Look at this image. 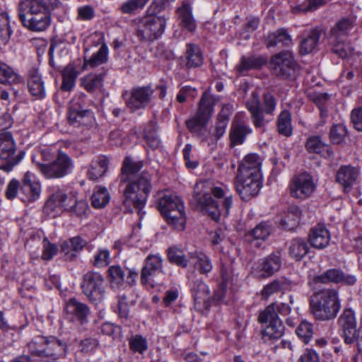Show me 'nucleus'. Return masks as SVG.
Masks as SVG:
<instances>
[{"label": "nucleus", "mask_w": 362, "mask_h": 362, "mask_svg": "<svg viewBox=\"0 0 362 362\" xmlns=\"http://www.w3.org/2000/svg\"><path fill=\"white\" fill-rule=\"evenodd\" d=\"M141 168V162L134 161L130 158H126L122 168V181L124 182L127 180L125 176H133L124 190V204L130 211H132L134 208L140 218L144 214L142 210L146 206L152 187L151 177L148 173L143 172L140 175H134Z\"/></svg>", "instance_id": "obj_1"}, {"label": "nucleus", "mask_w": 362, "mask_h": 362, "mask_svg": "<svg viewBox=\"0 0 362 362\" xmlns=\"http://www.w3.org/2000/svg\"><path fill=\"white\" fill-rule=\"evenodd\" d=\"M60 5L59 0H23L18 16L23 25L32 32L45 31L51 24V11Z\"/></svg>", "instance_id": "obj_2"}, {"label": "nucleus", "mask_w": 362, "mask_h": 362, "mask_svg": "<svg viewBox=\"0 0 362 362\" xmlns=\"http://www.w3.org/2000/svg\"><path fill=\"white\" fill-rule=\"evenodd\" d=\"M211 192L217 200L211 197L210 192L202 191L199 185L195 187L194 200L198 209L215 221L221 216H228L233 205V196L229 189L226 185L215 186L211 189Z\"/></svg>", "instance_id": "obj_3"}, {"label": "nucleus", "mask_w": 362, "mask_h": 362, "mask_svg": "<svg viewBox=\"0 0 362 362\" xmlns=\"http://www.w3.org/2000/svg\"><path fill=\"white\" fill-rule=\"evenodd\" d=\"M158 208L168 224L177 230L185 228L186 223L185 206L179 197L169 192L158 193Z\"/></svg>", "instance_id": "obj_4"}, {"label": "nucleus", "mask_w": 362, "mask_h": 362, "mask_svg": "<svg viewBox=\"0 0 362 362\" xmlns=\"http://www.w3.org/2000/svg\"><path fill=\"white\" fill-rule=\"evenodd\" d=\"M310 303L313 314L320 320L334 318L341 307L337 291L331 288L316 292L311 297Z\"/></svg>", "instance_id": "obj_5"}, {"label": "nucleus", "mask_w": 362, "mask_h": 362, "mask_svg": "<svg viewBox=\"0 0 362 362\" xmlns=\"http://www.w3.org/2000/svg\"><path fill=\"white\" fill-rule=\"evenodd\" d=\"M167 19L164 16L150 13V8L142 17L135 21V34L144 42H151L160 38L164 33Z\"/></svg>", "instance_id": "obj_6"}, {"label": "nucleus", "mask_w": 362, "mask_h": 362, "mask_svg": "<svg viewBox=\"0 0 362 362\" xmlns=\"http://www.w3.org/2000/svg\"><path fill=\"white\" fill-rule=\"evenodd\" d=\"M356 18L353 16L341 18L329 34L328 40L332 46V51L343 59L349 58L353 54L351 45L345 43V38L354 28Z\"/></svg>", "instance_id": "obj_7"}, {"label": "nucleus", "mask_w": 362, "mask_h": 362, "mask_svg": "<svg viewBox=\"0 0 362 362\" xmlns=\"http://www.w3.org/2000/svg\"><path fill=\"white\" fill-rule=\"evenodd\" d=\"M33 163L37 169L46 178H60L71 173L74 168V161L66 153L59 151L57 158L49 164H43L36 160L35 156L32 157Z\"/></svg>", "instance_id": "obj_8"}, {"label": "nucleus", "mask_w": 362, "mask_h": 362, "mask_svg": "<svg viewBox=\"0 0 362 362\" xmlns=\"http://www.w3.org/2000/svg\"><path fill=\"white\" fill-rule=\"evenodd\" d=\"M71 201V194H67L64 189L59 187H50L43 213L50 218H56L70 208Z\"/></svg>", "instance_id": "obj_9"}, {"label": "nucleus", "mask_w": 362, "mask_h": 362, "mask_svg": "<svg viewBox=\"0 0 362 362\" xmlns=\"http://www.w3.org/2000/svg\"><path fill=\"white\" fill-rule=\"evenodd\" d=\"M261 174L238 173L236 191L244 201H248L258 194L261 187Z\"/></svg>", "instance_id": "obj_10"}, {"label": "nucleus", "mask_w": 362, "mask_h": 362, "mask_svg": "<svg viewBox=\"0 0 362 362\" xmlns=\"http://www.w3.org/2000/svg\"><path fill=\"white\" fill-rule=\"evenodd\" d=\"M316 187L313 176L305 172L293 177L288 185V192L293 198L305 200L312 196Z\"/></svg>", "instance_id": "obj_11"}, {"label": "nucleus", "mask_w": 362, "mask_h": 362, "mask_svg": "<svg viewBox=\"0 0 362 362\" xmlns=\"http://www.w3.org/2000/svg\"><path fill=\"white\" fill-rule=\"evenodd\" d=\"M16 144L10 133L0 134V160L6 162L1 165L0 169L5 172H11L13 167L19 163L23 154L16 155Z\"/></svg>", "instance_id": "obj_12"}, {"label": "nucleus", "mask_w": 362, "mask_h": 362, "mask_svg": "<svg viewBox=\"0 0 362 362\" xmlns=\"http://www.w3.org/2000/svg\"><path fill=\"white\" fill-rule=\"evenodd\" d=\"M104 279L100 274L88 272L83 276L81 288L89 300L97 304L104 298Z\"/></svg>", "instance_id": "obj_13"}, {"label": "nucleus", "mask_w": 362, "mask_h": 362, "mask_svg": "<svg viewBox=\"0 0 362 362\" xmlns=\"http://www.w3.org/2000/svg\"><path fill=\"white\" fill-rule=\"evenodd\" d=\"M86 95L81 93L70 102L69 121L74 124L88 125L94 118L91 111L85 108Z\"/></svg>", "instance_id": "obj_14"}, {"label": "nucleus", "mask_w": 362, "mask_h": 362, "mask_svg": "<svg viewBox=\"0 0 362 362\" xmlns=\"http://www.w3.org/2000/svg\"><path fill=\"white\" fill-rule=\"evenodd\" d=\"M163 258L158 253L151 254L146 257L141 274L142 284L153 288L158 284L156 277L163 274Z\"/></svg>", "instance_id": "obj_15"}, {"label": "nucleus", "mask_w": 362, "mask_h": 362, "mask_svg": "<svg viewBox=\"0 0 362 362\" xmlns=\"http://www.w3.org/2000/svg\"><path fill=\"white\" fill-rule=\"evenodd\" d=\"M271 67L275 74L287 78L294 76L297 64L293 54L288 52H281L271 59Z\"/></svg>", "instance_id": "obj_16"}, {"label": "nucleus", "mask_w": 362, "mask_h": 362, "mask_svg": "<svg viewBox=\"0 0 362 362\" xmlns=\"http://www.w3.org/2000/svg\"><path fill=\"white\" fill-rule=\"evenodd\" d=\"M213 98L207 93H204L199 103L197 115L187 122V126L191 131L205 126L213 113Z\"/></svg>", "instance_id": "obj_17"}, {"label": "nucleus", "mask_w": 362, "mask_h": 362, "mask_svg": "<svg viewBox=\"0 0 362 362\" xmlns=\"http://www.w3.org/2000/svg\"><path fill=\"white\" fill-rule=\"evenodd\" d=\"M153 93V89L146 86L134 88L130 93H125L123 95L127 106L131 111H136L145 107L150 103Z\"/></svg>", "instance_id": "obj_18"}, {"label": "nucleus", "mask_w": 362, "mask_h": 362, "mask_svg": "<svg viewBox=\"0 0 362 362\" xmlns=\"http://www.w3.org/2000/svg\"><path fill=\"white\" fill-rule=\"evenodd\" d=\"M281 267V257L278 254H271L260 259L253 267L252 273L258 279H266L272 276Z\"/></svg>", "instance_id": "obj_19"}, {"label": "nucleus", "mask_w": 362, "mask_h": 362, "mask_svg": "<svg viewBox=\"0 0 362 362\" xmlns=\"http://www.w3.org/2000/svg\"><path fill=\"white\" fill-rule=\"evenodd\" d=\"M356 281L353 275H345L341 271L337 269H330L320 275H317L310 279V286L317 284H327L329 282L342 283L347 285H352Z\"/></svg>", "instance_id": "obj_20"}, {"label": "nucleus", "mask_w": 362, "mask_h": 362, "mask_svg": "<svg viewBox=\"0 0 362 362\" xmlns=\"http://www.w3.org/2000/svg\"><path fill=\"white\" fill-rule=\"evenodd\" d=\"M360 170L351 165L341 166L336 173V181L342 187L344 192H349L360 179Z\"/></svg>", "instance_id": "obj_21"}, {"label": "nucleus", "mask_w": 362, "mask_h": 362, "mask_svg": "<svg viewBox=\"0 0 362 362\" xmlns=\"http://www.w3.org/2000/svg\"><path fill=\"white\" fill-rule=\"evenodd\" d=\"M22 199L27 202L37 200L41 194V185L37 177L32 173H25L21 187Z\"/></svg>", "instance_id": "obj_22"}, {"label": "nucleus", "mask_w": 362, "mask_h": 362, "mask_svg": "<svg viewBox=\"0 0 362 362\" xmlns=\"http://www.w3.org/2000/svg\"><path fill=\"white\" fill-rule=\"evenodd\" d=\"M339 324L342 329L344 341L351 344L356 339V321L354 313L346 309L339 318Z\"/></svg>", "instance_id": "obj_23"}, {"label": "nucleus", "mask_w": 362, "mask_h": 362, "mask_svg": "<svg viewBox=\"0 0 362 362\" xmlns=\"http://www.w3.org/2000/svg\"><path fill=\"white\" fill-rule=\"evenodd\" d=\"M86 245V240L81 236H75L62 242L60 245L61 252L63 254L65 260L73 261L76 259Z\"/></svg>", "instance_id": "obj_24"}, {"label": "nucleus", "mask_w": 362, "mask_h": 362, "mask_svg": "<svg viewBox=\"0 0 362 362\" xmlns=\"http://www.w3.org/2000/svg\"><path fill=\"white\" fill-rule=\"evenodd\" d=\"M259 321L261 323H269L262 332V338L264 341H272L282 337L284 332V326L279 318L268 317L267 320H262L260 313Z\"/></svg>", "instance_id": "obj_25"}, {"label": "nucleus", "mask_w": 362, "mask_h": 362, "mask_svg": "<svg viewBox=\"0 0 362 362\" xmlns=\"http://www.w3.org/2000/svg\"><path fill=\"white\" fill-rule=\"evenodd\" d=\"M228 111H229L228 106L223 108L221 112L218 115L214 132L210 136L203 138V141L206 142L209 146L215 144L217 140L225 134L229 119V116L226 112Z\"/></svg>", "instance_id": "obj_26"}, {"label": "nucleus", "mask_w": 362, "mask_h": 362, "mask_svg": "<svg viewBox=\"0 0 362 362\" xmlns=\"http://www.w3.org/2000/svg\"><path fill=\"white\" fill-rule=\"evenodd\" d=\"M188 266L193 267L202 274H207L213 269L212 262L209 257L198 251L189 253Z\"/></svg>", "instance_id": "obj_27"}, {"label": "nucleus", "mask_w": 362, "mask_h": 362, "mask_svg": "<svg viewBox=\"0 0 362 362\" xmlns=\"http://www.w3.org/2000/svg\"><path fill=\"white\" fill-rule=\"evenodd\" d=\"M191 284V291L197 305L207 306L209 300V290L208 286L201 279L194 280L192 274L189 275Z\"/></svg>", "instance_id": "obj_28"}, {"label": "nucleus", "mask_w": 362, "mask_h": 362, "mask_svg": "<svg viewBox=\"0 0 362 362\" xmlns=\"http://www.w3.org/2000/svg\"><path fill=\"white\" fill-rule=\"evenodd\" d=\"M330 240V234L327 228L322 224L313 227L309 233L310 245L317 249L326 247Z\"/></svg>", "instance_id": "obj_29"}, {"label": "nucleus", "mask_w": 362, "mask_h": 362, "mask_svg": "<svg viewBox=\"0 0 362 362\" xmlns=\"http://www.w3.org/2000/svg\"><path fill=\"white\" fill-rule=\"evenodd\" d=\"M262 159L257 153H249L241 161L238 173L261 174Z\"/></svg>", "instance_id": "obj_30"}, {"label": "nucleus", "mask_w": 362, "mask_h": 362, "mask_svg": "<svg viewBox=\"0 0 362 362\" xmlns=\"http://www.w3.org/2000/svg\"><path fill=\"white\" fill-rule=\"evenodd\" d=\"M109 159L105 156H99L92 160L88 177L91 180H96L103 177L107 172Z\"/></svg>", "instance_id": "obj_31"}, {"label": "nucleus", "mask_w": 362, "mask_h": 362, "mask_svg": "<svg viewBox=\"0 0 362 362\" xmlns=\"http://www.w3.org/2000/svg\"><path fill=\"white\" fill-rule=\"evenodd\" d=\"M232 270L230 264H225L221 263V274L223 279V283L218 287V288L215 291L214 293V300L219 303H228V301L226 299V284L230 281L232 279Z\"/></svg>", "instance_id": "obj_32"}, {"label": "nucleus", "mask_w": 362, "mask_h": 362, "mask_svg": "<svg viewBox=\"0 0 362 362\" xmlns=\"http://www.w3.org/2000/svg\"><path fill=\"white\" fill-rule=\"evenodd\" d=\"M66 349V344L57 338H47V360L54 361L57 358L64 356Z\"/></svg>", "instance_id": "obj_33"}, {"label": "nucleus", "mask_w": 362, "mask_h": 362, "mask_svg": "<svg viewBox=\"0 0 362 362\" xmlns=\"http://www.w3.org/2000/svg\"><path fill=\"white\" fill-rule=\"evenodd\" d=\"M300 214V210L297 206H289L281 219V226L288 230H293L299 223Z\"/></svg>", "instance_id": "obj_34"}, {"label": "nucleus", "mask_w": 362, "mask_h": 362, "mask_svg": "<svg viewBox=\"0 0 362 362\" xmlns=\"http://www.w3.org/2000/svg\"><path fill=\"white\" fill-rule=\"evenodd\" d=\"M66 313L73 318H76L81 321H83L89 314L88 306L82 303L77 301L76 299H70L66 305Z\"/></svg>", "instance_id": "obj_35"}, {"label": "nucleus", "mask_w": 362, "mask_h": 362, "mask_svg": "<svg viewBox=\"0 0 362 362\" xmlns=\"http://www.w3.org/2000/svg\"><path fill=\"white\" fill-rule=\"evenodd\" d=\"M292 44L291 37L285 29H279L270 33L267 39V47L274 46L288 47Z\"/></svg>", "instance_id": "obj_36"}, {"label": "nucleus", "mask_w": 362, "mask_h": 362, "mask_svg": "<svg viewBox=\"0 0 362 362\" xmlns=\"http://www.w3.org/2000/svg\"><path fill=\"white\" fill-rule=\"evenodd\" d=\"M28 88L30 93L37 98H42L45 95L44 82L39 73L34 70L30 73L28 82Z\"/></svg>", "instance_id": "obj_37"}, {"label": "nucleus", "mask_w": 362, "mask_h": 362, "mask_svg": "<svg viewBox=\"0 0 362 362\" xmlns=\"http://www.w3.org/2000/svg\"><path fill=\"white\" fill-rule=\"evenodd\" d=\"M82 87L89 93L100 90L103 84L102 74H89L81 79Z\"/></svg>", "instance_id": "obj_38"}, {"label": "nucleus", "mask_w": 362, "mask_h": 362, "mask_svg": "<svg viewBox=\"0 0 362 362\" xmlns=\"http://www.w3.org/2000/svg\"><path fill=\"white\" fill-rule=\"evenodd\" d=\"M291 312V308L286 303H272L261 312V319L267 320L268 317L279 318V315H286Z\"/></svg>", "instance_id": "obj_39"}, {"label": "nucleus", "mask_w": 362, "mask_h": 362, "mask_svg": "<svg viewBox=\"0 0 362 362\" xmlns=\"http://www.w3.org/2000/svg\"><path fill=\"white\" fill-rule=\"evenodd\" d=\"M177 14L180 19L181 25L189 31L196 28L195 21L192 15V8L189 4L183 3L177 9Z\"/></svg>", "instance_id": "obj_40"}, {"label": "nucleus", "mask_w": 362, "mask_h": 362, "mask_svg": "<svg viewBox=\"0 0 362 362\" xmlns=\"http://www.w3.org/2000/svg\"><path fill=\"white\" fill-rule=\"evenodd\" d=\"M251 132V129L247 126L240 124L233 123L230 131V138L232 146L242 144L246 136Z\"/></svg>", "instance_id": "obj_41"}, {"label": "nucleus", "mask_w": 362, "mask_h": 362, "mask_svg": "<svg viewBox=\"0 0 362 362\" xmlns=\"http://www.w3.org/2000/svg\"><path fill=\"white\" fill-rule=\"evenodd\" d=\"M110 199L107 189L105 187L97 186L91 197V204L95 209H102L108 204Z\"/></svg>", "instance_id": "obj_42"}, {"label": "nucleus", "mask_w": 362, "mask_h": 362, "mask_svg": "<svg viewBox=\"0 0 362 362\" xmlns=\"http://www.w3.org/2000/svg\"><path fill=\"white\" fill-rule=\"evenodd\" d=\"M247 108L250 112L254 124L260 127L264 124V119L259 109V100L257 94L252 93L251 99L247 103Z\"/></svg>", "instance_id": "obj_43"}, {"label": "nucleus", "mask_w": 362, "mask_h": 362, "mask_svg": "<svg viewBox=\"0 0 362 362\" xmlns=\"http://www.w3.org/2000/svg\"><path fill=\"white\" fill-rule=\"evenodd\" d=\"M22 82L21 77L6 64H0V83L18 84Z\"/></svg>", "instance_id": "obj_44"}, {"label": "nucleus", "mask_w": 362, "mask_h": 362, "mask_svg": "<svg viewBox=\"0 0 362 362\" xmlns=\"http://www.w3.org/2000/svg\"><path fill=\"white\" fill-rule=\"evenodd\" d=\"M107 57L108 47L106 45L103 44L88 59H85L83 65L86 67L94 68L105 63L107 61Z\"/></svg>", "instance_id": "obj_45"}, {"label": "nucleus", "mask_w": 362, "mask_h": 362, "mask_svg": "<svg viewBox=\"0 0 362 362\" xmlns=\"http://www.w3.org/2000/svg\"><path fill=\"white\" fill-rule=\"evenodd\" d=\"M320 38V34L316 30H310L300 43L299 50L301 54L310 53L316 47Z\"/></svg>", "instance_id": "obj_46"}, {"label": "nucleus", "mask_w": 362, "mask_h": 362, "mask_svg": "<svg viewBox=\"0 0 362 362\" xmlns=\"http://www.w3.org/2000/svg\"><path fill=\"white\" fill-rule=\"evenodd\" d=\"M29 351L35 356L47 359V338L41 336L36 337L28 344Z\"/></svg>", "instance_id": "obj_47"}, {"label": "nucleus", "mask_w": 362, "mask_h": 362, "mask_svg": "<svg viewBox=\"0 0 362 362\" xmlns=\"http://www.w3.org/2000/svg\"><path fill=\"white\" fill-rule=\"evenodd\" d=\"M272 228L266 222H261L255 228L249 231L246 235L247 240H265L271 234Z\"/></svg>", "instance_id": "obj_48"}, {"label": "nucleus", "mask_w": 362, "mask_h": 362, "mask_svg": "<svg viewBox=\"0 0 362 362\" xmlns=\"http://www.w3.org/2000/svg\"><path fill=\"white\" fill-rule=\"evenodd\" d=\"M78 74V73L74 65H67L62 72L63 81L62 88L66 91L71 90L75 86Z\"/></svg>", "instance_id": "obj_49"}, {"label": "nucleus", "mask_w": 362, "mask_h": 362, "mask_svg": "<svg viewBox=\"0 0 362 362\" xmlns=\"http://www.w3.org/2000/svg\"><path fill=\"white\" fill-rule=\"evenodd\" d=\"M309 247L306 242L302 239H294L289 246V254L297 260L301 259L308 253Z\"/></svg>", "instance_id": "obj_50"}, {"label": "nucleus", "mask_w": 362, "mask_h": 362, "mask_svg": "<svg viewBox=\"0 0 362 362\" xmlns=\"http://www.w3.org/2000/svg\"><path fill=\"white\" fill-rule=\"evenodd\" d=\"M108 279L112 288H120L124 281V273L121 267L111 266L108 269Z\"/></svg>", "instance_id": "obj_51"}, {"label": "nucleus", "mask_w": 362, "mask_h": 362, "mask_svg": "<svg viewBox=\"0 0 362 362\" xmlns=\"http://www.w3.org/2000/svg\"><path fill=\"white\" fill-rule=\"evenodd\" d=\"M291 288V282L287 279L275 280L266 285L262 289V294L264 298H268L273 293L280 290H286Z\"/></svg>", "instance_id": "obj_52"}, {"label": "nucleus", "mask_w": 362, "mask_h": 362, "mask_svg": "<svg viewBox=\"0 0 362 362\" xmlns=\"http://www.w3.org/2000/svg\"><path fill=\"white\" fill-rule=\"evenodd\" d=\"M168 259L180 267H186L189 264V255L186 257L182 250L176 246L170 247L168 252Z\"/></svg>", "instance_id": "obj_53"}, {"label": "nucleus", "mask_w": 362, "mask_h": 362, "mask_svg": "<svg viewBox=\"0 0 362 362\" xmlns=\"http://www.w3.org/2000/svg\"><path fill=\"white\" fill-rule=\"evenodd\" d=\"M187 65L197 67L202 64V55L199 47L195 45L189 44L186 52Z\"/></svg>", "instance_id": "obj_54"}, {"label": "nucleus", "mask_w": 362, "mask_h": 362, "mask_svg": "<svg viewBox=\"0 0 362 362\" xmlns=\"http://www.w3.org/2000/svg\"><path fill=\"white\" fill-rule=\"evenodd\" d=\"M156 125L154 122H151L147 127L144 129L142 136L146 140L148 146L156 149L160 146V141L156 134Z\"/></svg>", "instance_id": "obj_55"}, {"label": "nucleus", "mask_w": 362, "mask_h": 362, "mask_svg": "<svg viewBox=\"0 0 362 362\" xmlns=\"http://www.w3.org/2000/svg\"><path fill=\"white\" fill-rule=\"evenodd\" d=\"M149 0H127L120 6V11L124 14H134L141 11Z\"/></svg>", "instance_id": "obj_56"}, {"label": "nucleus", "mask_w": 362, "mask_h": 362, "mask_svg": "<svg viewBox=\"0 0 362 362\" xmlns=\"http://www.w3.org/2000/svg\"><path fill=\"white\" fill-rule=\"evenodd\" d=\"M265 64V60L262 57H243L241 59L240 64L237 66L239 72L243 73L252 69H258Z\"/></svg>", "instance_id": "obj_57"}, {"label": "nucleus", "mask_w": 362, "mask_h": 362, "mask_svg": "<svg viewBox=\"0 0 362 362\" xmlns=\"http://www.w3.org/2000/svg\"><path fill=\"white\" fill-rule=\"evenodd\" d=\"M278 130L280 134L288 136L292 133L291 117L287 110L281 112L278 119Z\"/></svg>", "instance_id": "obj_58"}, {"label": "nucleus", "mask_w": 362, "mask_h": 362, "mask_svg": "<svg viewBox=\"0 0 362 362\" xmlns=\"http://www.w3.org/2000/svg\"><path fill=\"white\" fill-rule=\"evenodd\" d=\"M71 197L72 201L69 204L70 208L66 211L71 212L80 218L86 217L88 210V203L84 200H77L73 194H71Z\"/></svg>", "instance_id": "obj_59"}, {"label": "nucleus", "mask_w": 362, "mask_h": 362, "mask_svg": "<svg viewBox=\"0 0 362 362\" xmlns=\"http://www.w3.org/2000/svg\"><path fill=\"white\" fill-rule=\"evenodd\" d=\"M11 33L12 30L8 13L5 11H0V40L6 43L9 40Z\"/></svg>", "instance_id": "obj_60"}, {"label": "nucleus", "mask_w": 362, "mask_h": 362, "mask_svg": "<svg viewBox=\"0 0 362 362\" xmlns=\"http://www.w3.org/2000/svg\"><path fill=\"white\" fill-rule=\"evenodd\" d=\"M110 254L108 249L101 247L97 250L93 257V264L97 267H103L110 263Z\"/></svg>", "instance_id": "obj_61"}, {"label": "nucleus", "mask_w": 362, "mask_h": 362, "mask_svg": "<svg viewBox=\"0 0 362 362\" xmlns=\"http://www.w3.org/2000/svg\"><path fill=\"white\" fill-rule=\"evenodd\" d=\"M346 135V128L341 124L333 125L330 129L329 138L333 144H339Z\"/></svg>", "instance_id": "obj_62"}, {"label": "nucleus", "mask_w": 362, "mask_h": 362, "mask_svg": "<svg viewBox=\"0 0 362 362\" xmlns=\"http://www.w3.org/2000/svg\"><path fill=\"white\" fill-rule=\"evenodd\" d=\"M296 333L305 344L313 336V325L307 321H303L296 328Z\"/></svg>", "instance_id": "obj_63"}, {"label": "nucleus", "mask_w": 362, "mask_h": 362, "mask_svg": "<svg viewBox=\"0 0 362 362\" xmlns=\"http://www.w3.org/2000/svg\"><path fill=\"white\" fill-rule=\"evenodd\" d=\"M129 346L133 351L142 354L148 348L147 341L140 335H135L130 339Z\"/></svg>", "instance_id": "obj_64"}]
</instances>
